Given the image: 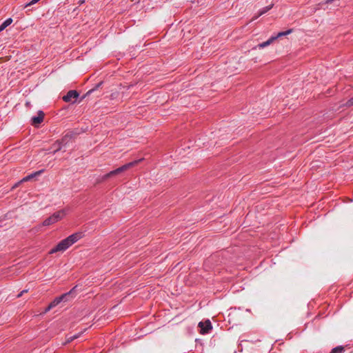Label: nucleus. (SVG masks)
I'll return each instance as SVG.
<instances>
[{"label": "nucleus", "instance_id": "16", "mask_svg": "<svg viewBox=\"0 0 353 353\" xmlns=\"http://www.w3.org/2000/svg\"><path fill=\"white\" fill-rule=\"evenodd\" d=\"M344 350V347L343 346H338L335 348H334L332 350V352L331 353H340V352H342Z\"/></svg>", "mask_w": 353, "mask_h": 353}, {"label": "nucleus", "instance_id": "17", "mask_svg": "<svg viewBox=\"0 0 353 353\" xmlns=\"http://www.w3.org/2000/svg\"><path fill=\"white\" fill-rule=\"evenodd\" d=\"M272 5H270V6H267V7H265V8H263V10L260 11V12H259V15H261V14H263L265 13V12H268L269 10H270V9L272 8Z\"/></svg>", "mask_w": 353, "mask_h": 353}, {"label": "nucleus", "instance_id": "1", "mask_svg": "<svg viewBox=\"0 0 353 353\" xmlns=\"http://www.w3.org/2000/svg\"><path fill=\"white\" fill-rule=\"evenodd\" d=\"M81 238V233H74L65 239L61 241L54 248H53L49 252L50 254H54L58 252H64L68 248H69L71 245H72L74 243H75L77 241H78Z\"/></svg>", "mask_w": 353, "mask_h": 353}, {"label": "nucleus", "instance_id": "9", "mask_svg": "<svg viewBox=\"0 0 353 353\" xmlns=\"http://www.w3.org/2000/svg\"><path fill=\"white\" fill-rule=\"evenodd\" d=\"M43 170H39L37 172H35L34 173H32L24 178H23L17 184L15 185V186H17L19 183H21L22 182H26L28 181H30V179H33L36 176H39L41 173H42Z\"/></svg>", "mask_w": 353, "mask_h": 353}, {"label": "nucleus", "instance_id": "13", "mask_svg": "<svg viewBox=\"0 0 353 353\" xmlns=\"http://www.w3.org/2000/svg\"><path fill=\"white\" fill-rule=\"evenodd\" d=\"M81 334H82V332H80L79 334L68 336L66 339V343H70V342L72 341L73 340L78 339L81 335Z\"/></svg>", "mask_w": 353, "mask_h": 353}, {"label": "nucleus", "instance_id": "6", "mask_svg": "<svg viewBox=\"0 0 353 353\" xmlns=\"http://www.w3.org/2000/svg\"><path fill=\"white\" fill-rule=\"evenodd\" d=\"M44 118V113L42 111H39L38 115L33 117L31 119V123L33 125H39L43 121Z\"/></svg>", "mask_w": 353, "mask_h": 353}, {"label": "nucleus", "instance_id": "11", "mask_svg": "<svg viewBox=\"0 0 353 353\" xmlns=\"http://www.w3.org/2000/svg\"><path fill=\"white\" fill-rule=\"evenodd\" d=\"M56 222L53 215H51L46 219H45L42 223V225L43 226H49L50 225L54 224Z\"/></svg>", "mask_w": 353, "mask_h": 353}, {"label": "nucleus", "instance_id": "3", "mask_svg": "<svg viewBox=\"0 0 353 353\" xmlns=\"http://www.w3.org/2000/svg\"><path fill=\"white\" fill-rule=\"evenodd\" d=\"M143 160V159H140L138 160H135L134 161L130 162L128 163H126L116 170H114V172L117 173V174H119L124 171H126L127 170L137 165L139 163L141 162Z\"/></svg>", "mask_w": 353, "mask_h": 353}, {"label": "nucleus", "instance_id": "18", "mask_svg": "<svg viewBox=\"0 0 353 353\" xmlns=\"http://www.w3.org/2000/svg\"><path fill=\"white\" fill-rule=\"evenodd\" d=\"M39 0H32L30 1L29 3H26L25 6H24V8H27L28 6H30L32 5H34L36 3H37Z\"/></svg>", "mask_w": 353, "mask_h": 353}, {"label": "nucleus", "instance_id": "12", "mask_svg": "<svg viewBox=\"0 0 353 353\" xmlns=\"http://www.w3.org/2000/svg\"><path fill=\"white\" fill-rule=\"evenodd\" d=\"M12 22V19L11 18L7 19L1 26H0V32L3 31L7 26L11 24Z\"/></svg>", "mask_w": 353, "mask_h": 353}, {"label": "nucleus", "instance_id": "19", "mask_svg": "<svg viewBox=\"0 0 353 353\" xmlns=\"http://www.w3.org/2000/svg\"><path fill=\"white\" fill-rule=\"evenodd\" d=\"M346 105L348 106V107H350V106L353 105V97H352L350 99H349L347 101Z\"/></svg>", "mask_w": 353, "mask_h": 353}, {"label": "nucleus", "instance_id": "5", "mask_svg": "<svg viewBox=\"0 0 353 353\" xmlns=\"http://www.w3.org/2000/svg\"><path fill=\"white\" fill-rule=\"evenodd\" d=\"M79 93L76 90H70L63 97V99L65 102H71L73 99L76 100L79 97Z\"/></svg>", "mask_w": 353, "mask_h": 353}, {"label": "nucleus", "instance_id": "4", "mask_svg": "<svg viewBox=\"0 0 353 353\" xmlns=\"http://www.w3.org/2000/svg\"><path fill=\"white\" fill-rule=\"evenodd\" d=\"M199 327L200 328L199 332L201 334H205L209 333V332L212 330V324L210 320H206L205 321H201L199 323Z\"/></svg>", "mask_w": 353, "mask_h": 353}, {"label": "nucleus", "instance_id": "21", "mask_svg": "<svg viewBox=\"0 0 353 353\" xmlns=\"http://www.w3.org/2000/svg\"><path fill=\"white\" fill-rule=\"evenodd\" d=\"M51 309H52V307H50V305L45 309L43 313H47L48 312H49Z\"/></svg>", "mask_w": 353, "mask_h": 353}, {"label": "nucleus", "instance_id": "8", "mask_svg": "<svg viewBox=\"0 0 353 353\" xmlns=\"http://www.w3.org/2000/svg\"><path fill=\"white\" fill-rule=\"evenodd\" d=\"M68 212V210L67 209H63V210H61L59 211L54 212L52 215H53L56 222H58L59 221L63 219L66 216Z\"/></svg>", "mask_w": 353, "mask_h": 353}, {"label": "nucleus", "instance_id": "20", "mask_svg": "<svg viewBox=\"0 0 353 353\" xmlns=\"http://www.w3.org/2000/svg\"><path fill=\"white\" fill-rule=\"evenodd\" d=\"M28 292V290H24L23 291H21L18 295H17V297H21L22 296V294H23L24 293L27 292Z\"/></svg>", "mask_w": 353, "mask_h": 353}, {"label": "nucleus", "instance_id": "10", "mask_svg": "<svg viewBox=\"0 0 353 353\" xmlns=\"http://www.w3.org/2000/svg\"><path fill=\"white\" fill-rule=\"evenodd\" d=\"M329 3H334V6H340V0H325L324 1H322L320 4L323 6H326L325 8H328V6H327Z\"/></svg>", "mask_w": 353, "mask_h": 353}, {"label": "nucleus", "instance_id": "2", "mask_svg": "<svg viewBox=\"0 0 353 353\" xmlns=\"http://www.w3.org/2000/svg\"><path fill=\"white\" fill-rule=\"evenodd\" d=\"M292 32V30H288L287 31H285V32H279L277 36L276 37H270L268 41H265V42H263L261 43H259L256 48H263L269 45H270L271 43H272V42L274 41H275L277 38L280 37H282V36H285V35H287V34H289L290 33Z\"/></svg>", "mask_w": 353, "mask_h": 353}, {"label": "nucleus", "instance_id": "14", "mask_svg": "<svg viewBox=\"0 0 353 353\" xmlns=\"http://www.w3.org/2000/svg\"><path fill=\"white\" fill-rule=\"evenodd\" d=\"M114 175H117V173L114 172V170L108 172V174H105L104 176H103L102 179L103 181H105V180H107L108 178H110L112 176H114Z\"/></svg>", "mask_w": 353, "mask_h": 353}, {"label": "nucleus", "instance_id": "15", "mask_svg": "<svg viewBox=\"0 0 353 353\" xmlns=\"http://www.w3.org/2000/svg\"><path fill=\"white\" fill-rule=\"evenodd\" d=\"M61 141H57L55 143H54L53 146L56 148V149L54 151V154L61 149Z\"/></svg>", "mask_w": 353, "mask_h": 353}, {"label": "nucleus", "instance_id": "7", "mask_svg": "<svg viewBox=\"0 0 353 353\" xmlns=\"http://www.w3.org/2000/svg\"><path fill=\"white\" fill-rule=\"evenodd\" d=\"M72 291L68 293L62 294L61 296L57 297L53 301L50 303V307H54L57 305H59L62 301L65 300L67 296H68L71 294Z\"/></svg>", "mask_w": 353, "mask_h": 353}]
</instances>
